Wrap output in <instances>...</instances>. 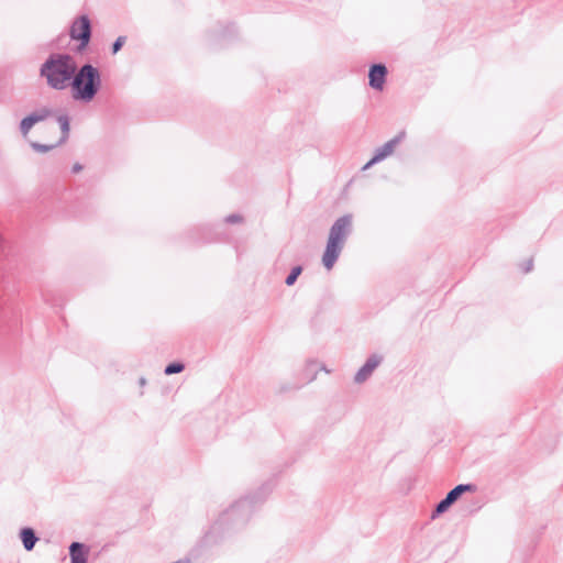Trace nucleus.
Here are the masks:
<instances>
[{
    "instance_id": "1a4fd4ad",
    "label": "nucleus",
    "mask_w": 563,
    "mask_h": 563,
    "mask_svg": "<svg viewBox=\"0 0 563 563\" xmlns=\"http://www.w3.org/2000/svg\"><path fill=\"white\" fill-rule=\"evenodd\" d=\"M89 547L75 541L69 545L70 563H88Z\"/></svg>"
},
{
    "instance_id": "6ab92c4d",
    "label": "nucleus",
    "mask_w": 563,
    "mask_h": 563,
    "mask_svg": "<svg viewBox=\"0 0 563 563\" xmlns=\"http://www.w3.org/2000/svg\"><path fill=\"white\" fill-rule=\"evenodd\" d=\"M125 41H126L125 36L117 37V40L112 43L111 53L112 54H117L122 48V46L124 45Z\"/></svg>"
},
{
    "instance_id": "5701e85b",
    "label": "nucleus",
    "mask_w": 563,
    "mask_h": 563,
    "mask_svg": "<svg viewBox=\"0 0 563 563\" xmlns=\"http://www.w3.org/2000/svg\"><path fill=\"white\" fill-rule=\"evenodd\" d=\"M375 163H371V159L365 164V166L363 167V169H367L369 167H372Z\"/></svg>"
},
{
    "instance_id": "9d476101",
    "label": "nucleus",
    "mask_w": 563,
    "mask_h": 563,
    "mask_svg": "<svg viewBox=\"0 0 563 563\" xmlns=\"http://www.w3.org/2000/svg\"><path fill=\"white\" fill-rule=\"evenodd\" d=\"M20 539L22 541V544L26 551H32L38 541V537L36 536V532L31 527H24L20 530Z\"/></svg>"
},
{
    "instance_id": "a211bd4d",
    "label": "nucleus",
    "mask_w": 563,
    "mask_h": 563,
    "mask_svg": "<svg viewBox=\"0 0 563 563\" xmlns=\"http://www.w3.org/2000/svg\"><path fill=\"white\" fill-rule=\"evenodd\" d=\"M32 114H35V119L38 123L51 117L53 114V111L48 108H42L37 111L32 112Z\"/></svg>"
},
{
    "instance_id": "20e7f679",
    "label": "nucleus",
    "mask_w": 563,
    "mask_h": 563,
    "mask_svg": "<svg viewBox=\"0 0 563 563\" xmlns=\"http://www.w3.org/2000/svg\"><path fill=\"white\" fill-rule=\"evenodd\" d=\"M271 490L272 487L265 484L255 494L239 499L221 515L219 522L234 527L244 526L254 510L264 503Z\"/></svg>"
},
{
    "instance_id": "f3484780",
    "label": "nucleus",
    "mask_w": 563,
    "mask_h": 563,
    "mask_svg": "<svg viewBox=\"0 0 563 563\" xmlns=\"http://www.w3.org/2000/svg\"><path fill=\"white\" fill-rule=\"evenodd\" d=\"M59 144H51V145H46V144H41L38 142H31V147L35 151V152H38V153H46V152H49L51 150L55 148L56 146H58Z\"/></svg>"
},
{
    "instance_id": "f257e3e1",
    "label": "nucleus",
    "mask_w": 563,
    "mask_h": 563,
    "mask_svg": "<svg viewBox=\"0 0 563 563\" xmlns=\"http://www.w3.org/2000/svg\"><path fill=\"white\" fill-rule=\"evenodd\" d=\"M77 64L74 57L66 53H52L41 65L40 75L46 79L48 87L63 90L71 81Z\"/></svg>"
},
{
    "instance_id": "9b49d317",
    "label": "nucleus",
    "mask_w": 563,
    "mask_h": 563,
    "mask_svg": "<svg viewBox=\"0 0 563 563\" xmlns=\"http://www.w3.org/2000/svg\"><path fill=\"white\" fill-rule=\"evenodd\" d=\"M476 486L474 484H459L454 488H452L445 497L450 499L453 504L461 498V496L466 492H475Z\"/></svg>"
},
{
    "instance_id": "aec40b11",
    "label": "nucleus",
    "mask_w": 563,
    "mask_h": 563,
    "mask_svg": "<svg viewBox=\"0 0 563 563\" xmlns=\"http://www.w3.org/2000/svg\"><path fill=\"white\" fill-rule=\"evenodd\" d=\"M225 223L233 224V223H240L243 221L242 216L238 213H232L225 217L224 219Z\"/></svg>"
},
{
    "instance_id": "39448f33",
    "label": "nucleus",
    "mask_w": 563,
    "mask_h": 563,
    "mask_svg": "<svg viewBox=\"0 0 563 563\" xmlns=\"http://www.w3.org/2000/svg\"><path fill=\"white\" fill-rule=\"evenodd\" d=\"M92 25L88 15L82 14L76 18L69 29V36L73 41H78L77 53H81L90 43Z\"/></svg>"
},
{
    "instance_id": "6e6552de",
    "label": "nucleus",
    "mask_w": 563,
    "mask_h": 563,
    "mask_svg": "<svg viewBox=\"0 0 563 563\" xmlns=\"http://www.w3.org/2000/svg\"><path fill=\"white\" fill-rule=\"evenodd\" d=\"M404 136L405 132H400L398 135L376 148L374 156L371 158V163H379L389 156L394 152L395 146L401 141V139H404Z\"/></svg>"
},
{
    "instance_id": "ddd939ff",
    "label": "nucleus",
    "mask_w": 563,
    "mask_h": 563,
    "mask_svg": "<svg viewBox=\"0 0 563 563\" xmlns=\"http://www.w3.org/2000/svg\"><path fill=\"white\" fill-rule=\"evenodd\" d=\"M37 121L35 119V114L30 113L25 118H23L20 122V131L25 136L30 132V130L33 128L34 124H36Z\"/></svg>"
},
{
    "instance_id": "423d86ee",
    "label": "nucleus",
    "mask_w": 563,
    "mask_h": 563,
    "mask_svg": "<svg viewBox=\"0 0 563 563\" xmlns=\"http://www.w3.org/2000/svg\"><path fill=\"white\" fill-rule=\"evenodd\" d=\"M387 74V67L384 64H373L368 70L369 86L375 90L382 91L386 81Z\"/></svg>"
},
{
    "instance_id": "dca6fc26",
    "label": "nucleus",
    "mask_w": 563,
    "mask_h": 563,
    "mask_svg": "<svg viewBox=\"0 0 563 563\" xmlns=\"http://www.w3.org/2000/svg\"><path fill=\"white\" fill-rule=\"evenodd\" d=\"M184 369H185V364L184 363H181V362H172V363H169L165 367L164 373L166 375H173V374L181 373Z\"/></svg>"
},
{
    "instance_id": "f8f14e48",
    "label": "nucleus",
    "mask_w": 563,
    "mask_h": 563,
    "mask_svg": "<svg viewBox=\"0 0 563 563\" xmlns=\"http://www.w3.org/2000/svg\"><path fill=\"white\" fill-rule=\"evenodd\" d=\"M57 122L59 124L60 132H62L60 139L57 142V144H64L69 137L70 119H69L68 114H60L57 117Z\"/></svg>"
},
{
    "instance_id": "7ed1b4c3",
    "label": "nucleus",
    "mask_w": 563,
    "mask_h": 563,
    "mask_svg": "<svg viewBox=\"0 0 563 563\" xmlns=\"http://www.w3.org/2000/svg\"><path fill=\"white\" fill-rule=\"evenodd\" d=\"M352 214H344L338 218L330 228L325 250L322 255V265L332 269L344 247L347 238L353 231Z\"/></svg>"
},
{
    "instance_id": "0eeeda50",
    "label": "nucleus",
    "mask_w": 563,
    "mask_h": 563,
    "mask_svg": "<svg viewBox=\"0 0 563 563\" xmlns=\"http://www.w3.org/2000/svg\"><path fill=\"white\" fill-rule=\"evenodd\" d=\"M383 362V356L378 354H372L367 357L364 365L356 372L354 382L362 384L367 380L373 374L374 369Z\"/></svg>"
},
{
    "instance_id": "f03ea898",
    "label": "nucleus",
    "mask_w": 563,
    "mask_h": 563,
    "mask_svg": "<svg viewBox=\"0 0 563 563\" xmlns=\"http://www.w3.org/2000/svg\"><path fill=\"white\" fill-rule=\"evenodd\" d=\"M101 74L99 69L90 63L81 65L69 82L71 97L75 101L89 103L98 95L101 88Z\"/></svg>"
},
{
    "instance_id": "b1692460",
    "label": "nucleus",
    "mask_w": 563,
    "mask_h": 563,
    "mask_svg": "<svg viewBox=\"0 0 563 563\" xmlns=\"http://www.w3.org/2000/svg\"><path fill=\"white\" fill-rule=\"evenodd\" d=\"M145 383H146L145 378H144V377H141V378H140V384L143 386V385H145Z\"/></svg>"
},
{
    "instance_id": "4468645a",
    "label": "nucleus",
    "mask_w": 563,
    "mask_h": 563,
    "mask_svg": "<svg viewBox=\"0 0 563 563\" xmlns=\"http://www.w3.org/2000/svg\"><path fill=\"white\" fill-rule=\"evenodd\" d=\"M453 505L449 498L444 497L441 499L432 511L431 518L434 519L440 515L444 514Z\"/></svg>"
},
{
    "instance_id": "412c9836",
    "label": "nucleus",
    "mask_w": 563,
    "mask_h": 563,
    "mask_svg": "<svg viewBox=\"0 0 563 563\" xmlns=\"http://www.w3.org/2000/svg\"><path fill=\"white\" fill-rule=\"evenodd\" d=\"M532 267H533V261H532V258H530V260H528V261L525 263V265H523V268H522V269H523V272H525V273H529V272L532 269Z\"/></svg>"
},
{
    "instance_id": "2eb2a0df",
    "label": "nucleus",
    "mask_w": 563,
    "mask_h": 563,
    "mask_svg": "<svg viewBox=\"0 0 563 563\" xmlns=\"http://www.w3.org/2000/svg\"><path fill=\"white\" fill-rule=\"evenodd\" d=\"M302 273V266L301 265H296L291 268L290 273L287 275L286 279H285V284L287 286H292L295 285V283L297 282L298 277L300 276V274Z\"/></svg>"
},
{
    "instance_id": "4be33fe9",
    "label": "nucleus",
    "mask_w": 563,
    "mask_h": 563,
    "mask_svg": "<svg viewBox=\"0 0 563 563\" xmlns=\"http://www.w3.org/2000/svg\"><path fill=\"white\" fill-rule=\"evenodd\" d=\"M82 169V166L79 164V163H76L74 166H73V173H78Z\"/></svg>"
}]
</instances>
